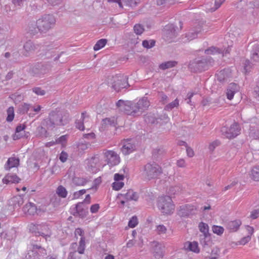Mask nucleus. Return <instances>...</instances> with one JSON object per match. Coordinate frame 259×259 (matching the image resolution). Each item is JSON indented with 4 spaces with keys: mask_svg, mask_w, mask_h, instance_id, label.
<instances>
[{
    "mask_svg": "<svg viewBox=\"0 0 259 259\" xmlns=\"http://www.w3.org/2000/svg\"><path fill=\"white\" fill-rule=\"evenodd\" d=\"M7 117L6 120L8 122H11L14 118V109L13 107H10L7 111Z\"/></svg>",
    "mask_w": 259,
    "mask_h": 259,
    "instance_id": "nucleus-44",
    "label": "nucleus"
},
{
    "mask_svg": "<svg viewBox=\"0 0 259 259\" xmlns=\"http://www.w3.org/2000/svg\"><path fill=\"white\" fill-rule=\"evenodd\" d=\"M31 108V104L27 103H23L20 105L18 108V111L20 114H28V111L30 110Z\"/></svg>",
    "mask_w": 259,
    "mask_h": 259,
    "instance_id": "nucleus-34",
    "label": "nucleus"
},
{
    "mask_svg": "<svg viewBox=\"0 0 259 259\" xmlns=\"http://www.w3.org/2000/svg\"><path fill=\"white\" fill-rule=\"evenodd\" d=\"M11 201L15 208L19 207L24 203L23 198L20 195L14 197Z\"/></svg>",
    "mask_w": 259,
    "mask_h": 259,
    "instance_id": "nucleus-32",
    "label": "nucleus"
},
{
    "mask_svg": "<svg viewBox=\"0 0 259 259\" xmlns=\"http://www.w3.org/2000/svg\"><path fill=\"white\" fill-rule=\"evenodd\" d=\"M41 106L39 105H33L32 104H31V108L30 109V110H32L33 111H34L35 113H32V112H29L28 113V115L29 117H33L34 116V115L38 113L41 110Z\"/></svg>",
    "mask_w": 259,
    "mask_h": 259,
    "instance_id": "nucleus-45",
    "label": "nucleus"
},
{
    "mask_svg": "<svg viewBox=\"0 0 259 259\" xmlns=\"http://www.w3.org/2000/svg\"><path fill=\"white\" fill-rule=\"evenodd\" d=\"M213 63L210 57H202L191 61L189 64V68L192 72H197L207 70Z\"/></svg>",
    "mask_w": 259,
    "mask_h": 259,
    "instance_id": "nucleus-2",
    "label": "nucleus"
},
{
    "mask_svg": "<svg viewBox=\"0 0 259 259\" xmlns=\"http://www.w3.org/2000/svg\"><path fill=\"white\" fill-rule=\"evenodd\" d=\"M32 90L37 95L44 96L46 94V91L39 87L33 88Z\"/></svg>",
    "mask_w": 259,
    "mask_h": 259,
    "instance_id": "nucleus-57",
    "label": "nucleus"
},
{
    "mask_svg": "<svg viewBox=\"0 0 259 259\" xmlns=\"http://www.w3.org/2000/svg\"><path fill=\"white\" fill-rule=\"evenodd\" d=\"M135 113L137 115L141 114L144 110L147 109L150 105V102L147 97H143L138 102L134 103Z\"/></svg>",
    "mask_w": 259,
    "mask_h": 259,
    "instance_id": "nucleus-13",
    "label": "nucleus"
},
{
    "mask_svg": "<svg viewBox=\"0 0 259 259\" xmlns=\"http://www.w3.org/2000/svg\"><path fill=\"white\" fill-rule=\"evenodd\" d=\"M72 182L76 186H84L88 181L86 179L78 177H74L72 178Z\"/></svg>",
    "mask_w": 259,
    "mask_h": 259,
    "instance_id": "nucleus-35",
    "label": "nucleus"
},
{
    "mask_svg": "<svg viewBox=\"0 0 259 259\" xmlns=\"http://www.w3.org/2000/svg\"><path fill=\"white\" fill-rule=\"evenodd\" d=\"M182 191V188L180 185L171 186L169 188L168 193L170 195H175L180 193Z\"/></svg>",
    "mask_w": 259,
    "mask_h": 259,
    "instance_id": "nucleus-43",
    "label": "nucleus"
},
{
    "mask_svg": "<svg viewBox=\"0 0 259 259\" xmlns=\"http://www.w3.org/2000/svg\"><path fill=\"white\" fill-rule=\"evenodd\" d=\"M87 208L83 207V202L77 203L75 206L72 208L71 213L74 216H78L83 218L87 214Z\"/></svg>",
    "mask_w": 259,
    "mask_h": 259,
    "instance_id": "nucleus-16",
    "label": "nucleus"
},
{
    "mask_svg": "<svg viewBox=\"0 0 259 259\" xmlns=\"http://www.w3.org/2000/svg\"><path fill=\"white\" fill-rule=\"evenodd\" d=\"M38 47V45L34 44L31 40H28L23 45L22 54L25 57H28L33 54Z\"/></svg>",
    "mask_w": 259,
    "mask_h": 259,
    "instance_id": "nucleus-14",
    "label": "nucleus"
},
{
    "mask_svg": "<svg viewBox=\"0 0 259 259\" xmlns=\"http://www.w3.org/2000/svg\"><path fill=\"white\" fill-rule=\"evenodd\" d=\"M19 161L20 160L18 158L14 157H10L5 165V169L8 170L13 167H18L19 165Z\"/></svg>",
    "mask_w": 259,
    "mask_h": 259,
    "instance_id": "nucleus-25",
    "label": "nucleus"
},
{
    "mask_svg": "<svg viewBox=\"0 0 259 259\" xmlns=\"http://www.w3.org/2000/svg\"><path fill=\"white\" fill-rule=\"evenodd\" d=\"M52 67L53 62H37L32 67L31 71L33 76L41 77L49 73Z\"/></svg>",
    "mask_w": 259,
    "mask_h": 259,
    "instance_id": "nucleus-5",
    "label": "nucleus"
},
{
    "mask_svg": "<svg viewBox=\"0 0 259 259\" xmlns=\"http://www.w3.org/2000/svg\"><path fill=\"white\" fill-rule=\"evenodd\" d=\"M239 91V87L238 84L235 83H230L226 90V96L227 99L231 100L234 96V94Z\"/></svg>",
    "mask_w": 259,
    "mask_h": 259,
    "instance_id": "nucleus-22",
    "label": "nucleus"
},
{
    "mask_svg": "<svg viewBox=\"0 0 259 259\" xmlns=\"http://www.w3.org/2000/svg\"><path fill=\"white\" fill-rule=\"evenodd\" d=\"M85 237H81L79 242V246L77 248V251L79 254L84 253L85 247Z\"/></svg>",
    "mask_w": 259,
    "mask_h": 259,
    "instance_id": "nucleus-42",
    "label": "nucleus"
},
{
    "mask_svg": "<svg viewBox=\"0 0 259 259\" xmlns=\"http://www.w3.org/2000/svg\"><path fill=\"white\" fill-rule=\"evenodd\" d=\"M107 42V39L104 38H102L98 40L94 46V50L96 51L100 50L106 45Z\"/></svg>",
    "mask_w": 259,
    "mask_h": 259,
    "instance_id": "nucleus-41",
    "label": "nucleus"
},
{
    "mask_svg": "<svg viewBox=\"0 0 259 259\" xmlns=\"http://www.w3.org/2000/svg\"><path fill=\"white\" fill-rule=\"evenodd\" d=\"M56 19L53 15L46 14L42 16L36 21V26L39 32L46 33L55 25Z\"/></svg>",
    "mask_w": 259,
    "mask_h": 259,
    "instance_id": "nucleus-4",
    "label": "nucleus"
},
{
    "mask_svg": "<svg viewBox=\"0 0 259 259\" xmlns=\"http://www.w3.org/2000/svg\"><path fill=\"white\" fill-rule=\"evenodd\" d=\"M139 0H122L125 4L131 7H135L139 3Z\"/></svg>",
    "mask_w": 259,
    "mask_h": 259,
    "instance_id": "nucleus-56",
    "label": "nucleus"
},
{
    "mask_svg": "<svg viewBox=\"0 0 259 259\" xmlns=\"http://www.w3.org/2000/svg\"><path fill=\"white\" fill-rule=\"evenodd\" d=\"M36 210L35 204L31 202L26 204L23 208V212L29 215H34L36 212Z\"/></svg>",
    "mask_w": 259,
    "mask_h": 259,
    "instance_id": "nucleus-28",
    "label": "nucleus"
},
{
    "mask_svg": "<svg viewBox=\"0 0 259 259\" xmlns=\"http://www.w3.org/2000/svg\"><path fill=\"white\" fill-rule=\"evenodd\" d=\"M68 158V154L64 151H62L59 156V159L62 162L66 161Z\"/></svg>",
    "mask_w": 259,
    "mask_h": 259,
    "instance_id": "nucleus-63",
    "label": "nucleus"
},
{
    "mask_svg": "<svg viewBox=\"0 0 259 259\" xmlns=\"http://www.w3.org/2000/svg\"><path fill=\"white\" fill-rule=\"evenodd\" d=\"M162 174L161 167L155 162H149L144 166L142 175L149 181L157 179Z\"/></svg>",
    "mask_w": 259,
    "mask_h": 259,
    "instance_id": "nucleus-3",
    "label": "nucleus"
},
{
    "mask_svg": "<svg viewBox=\"0 0 259 259\" xmlns=\"http://www.w3.org/2000/svg\"><path fill=\"white\" fill-rule=\"evenodd\" d=\"M56 193L59 196L64 198L67 197L68 192L65 187L60 185L57 188Z\"/></svg>",
    "mask_w": 259,
    "mask_h": 259,
    "instance_id": "nucleus-40",
    "label": "nucleus"
},
{
    "mask_svg": "<svg viewBox=\"0 0 259 259\" xmlns=\"http://www.w3.org/2000/svg\"><path fill=\"white\" fill-rule=\"evenodd\" d=\"M89 119V117L87 115V113L82 112L81 118L79 120H76L75 121L76 127L80 131H83L84 130V123L88 121Z\"/></svg>",
    "mask_w": 259,
    "mask_h": 259,
    "instance_id": "nucleus-24",
    "label": "nucleus"
},
{
    "mask_svg": "<svg viewBox=\"0 0 259 259\" xmlns=\"http://www.w3.org/2000/svg\"><path fill=\"white\" fill-rule=\"evenodd\" d=\"M220 50L215 47H211L205 50V53L208 55H213L217 53H220Z\"/></svg>",
    "mask_w": 259,
    "mask_h": 259,
    "instance_id": "nucleus-50",
    "label": "nucleus"
},
{
    "mask_svg": "<svg viewBox=\"0 0 259 259\" xmlns=\"http://www.w3.org/2000/svg\"><path fill=\"white\" fill-rule=\"evenodd\" d=\"M199 230L203 234L204 237H207L209 235V228L207 224L201 222L199 225Z\"/></svg>",
    "mask_w": 259,
    "mask_h": 259,
    "instance_id": "nucleus-39",
    "label": "nucleus"
},
{
    "mask_svg": "<svg viewBox=\"0 0 259 259\" xmlns=\"http://www.w3.org/2000/svg\"><path fill=\"white\" fill-rule=\"evenodd\" d=\"M123 197L126 201H138L139 199L138 194L134 192L133 190H128L125 193H121L118 194V197Z\"/></svg>",
    "mask_w": 259,
    "mask_h": 259,
    "instance_id": "nucleus-19",
    "label": "nucleus"
},
{
    "mask_svg": "<svg viewBox=\"0 0 259 259\" xmlns=\"http://www.w3.org/2000/svg\"><path fill=\"white\" fill-rule=\"evenodd\" d=\"M70 120L69 114L63 110H56L51 112L47 121V127L48 130H53L54 128L64 126Z\"/></svg>",
    "mask_w": 259,
    "mask_h": 259,
    "instance_id": "nucleus-1",
    "label": "nucleus"
},
{
    "mask_svg": "<svg viewBox=\"0 0 259 259\" xmlns=\"http://www.w3.org/2000/svg\"><path fill=\"white\" fill-rule=\"evenodd\" d=\"M250 217L252 219H256L259 217V209H255L252 210L250 215Z\"/></svg>",
    "mask_w": 259,
    "mask_h": 259,
    "instance_id": "nucleus-64",
    "label": "nucleus"
},
{
    "mask_svg": "<svg viewBox=\"0 0 259 259\" xmlns=\"http://www.w3.org/2000/svg\"><path fill=\"white\" fill-rule=\"evenodd\" d=\"M224 229L223 227L218 226H213L212 227V231L217 235H221L224 232Z\"/></svg>",
    "mask_w": 259,
    "mask_h": 259,
    "instance_id": "nucleus-55",
    "label": "nucleus"
},
{
    "mask_svg": "<svg viewBox=\"0 0 259 259\" xmlns=\"http://www.w3.org/2000/svg\"><path fill=\"white\" fill-rule=\"evenodd\" d=\"M155 41L153 39H151L149 40H144L142 42L143 46L147 49H150L152 48L155 46Z\"/></svg>",
    "mask_w": 259,
    "mask_h": 259,
    "instance_id": "nucleus-46",
    "label": "nucleus"
},
{
    "mask_svg": "<svg viewBox=\"0 0 259 259\" xmlns=\"http://www.w3.org/2000/svg\"><path fill=\"white\" fill-rule=\"evenodd\" d=\"M114 81L112 88L116 92H119L122 89L126 88L129 86L127 82V77L123 75H116L113 77Z\"/></svg>",
    "mask_w": 259,
    "mask_h": 259,
    "instance_id": "nucleus-10",
    "label": "nucleus"
},
{
    "mask_svg": "<svg viewBox=\"0 0 259 259\" xmlns=\"http://www.w3.org/2000/svg\"><path fill=\"white\" fill-rule=\"evenodd\" d=\"M145 121L148 123L154 124L157 122V119L153 115H148L145 117Z\"/></svg>",
    "mask_w": 259,
    "mask_h": 259,
    "instance_id": "nucleus-60",
    "label": "nucleus"
},
{
    "mask_svg": "<svg viewBox=\"0 0 259 259\" xmlns=\"http://www.w3.org/2000/svg\"><path fill=\"white\" fill-rule=\"evenodd\" d=\"M105 161L109 166H114L120 162L119 155L113 150H104L103 152Z\"/></svg>",
    "mask_w": 259,
    "mask_h": 259,
    "instance_id": "nucleus-8",
    "label": "nucleus"
},
{
    "mask_svg": "<svg viewBox=\"0 0 259 259\" xmlns=\"http://www.w3.org/2000/svg\"><path fill=\"white\" fill-rule=\"evenodd\" d=\"M150 246L152 248V254L155 258L159 259L163 257L165 251V246L163 243L153 241L150 243Z\"/></svg>",
    "mask_w": 259,
    "mask_h": 259,
    "instance_id": "nucleus-11",
    "label": "nucleus"
},
{
    "mask_svg": "<svg viewBox=\"0 0 259 259\" xmlns=\"http://www.w3.org/2000/svg\"><path fill=\"white\" fill-rule=\"evenodd\" d=\"M201 31L206 32L207 30L204 28H200V27L196 28L195 29H192L189 32L186 34V37L187 38L188 41L192 40L197 37L198 34H199Z\"/></svg>",
    "mask_w": 259,
    "mask_h": 259,
    "instance_id": "nucleus-27",
    "label": "nucleus"
},
{
    "mask_svg": "<svg viewBox=\"0 0 259 259\" xmlns=\"http://www.w3.org/2000/svg\"><path fill=\"white\" fill-rule=\"evenodd\" d=\"M21 179L16 174H7L3 179L4 184L18 183Z\"/></svg>",
    "mask_w": 259,
    "mask_h": 259,
    "instance_id": "nucleus-26",
    "label": "nucleus"
},
{
    "mask_svg": "<svg viewBox=\"0 0 259 259\" xmlns=\"http://www.w3.org/2000/svg\"><path fill=\"white\" fill-rule=\"evenodd\" d=\"M29 230L32 233H34L35 236H41L46 239L50 237L51 235L50 228L46 224H31L29 226Z\"/></svg>",
    "mask_w": 259,
    "mask_h": 259,
    "instance_id": "nucleus-7",
    "label": "nucleus"
},
{
    "mask_svg": "<svg viewBox=\"0 0 259 259\" xmlns=\"http://www.w3.org/2000/svg\"><path fill=\"white\" fill-rule=\"evenodd\" d=\"M67 139H68V135H63V136H61L60 137L56 139L55 140V142H54V141L51 142L50 143H48V144L50 146H52L55 144H61L62 146H65L66 145V143Z\"/></svg>",
    "mask_w": 259,
    "mask_h": 259,
    "instance_id": "nucleus-31",
    "label": "nucleus"
},
{
    "mask_svg": "<svg viewBox=\"0 0 259 259\" xmlns=\"http://www.w3.org/2000/svg\"><path fill=\"white\" fill-rule=\"evenodd\" d=\"M249 176L253 180L259 182V166L253 167L250 172Z\"/></svg>",
    "mask_w": 259,
    "mask_h": 259,
    "instance_id": "nucleus-33",
    "label": "nucleus"
},
{
    "mask_svg": "<svg viewBox=\"0 0 259 259\" xmlns=\"http://www.w3.org/2000/svg\"><path fill=\"white\" fill-rule=\"evenodd\" d=\"M225 1V0H214V7L210 9L211 12H214L219 8Z\"/></svg>",
    "mask_w": 259,
    "mask_h": 259,
    "instance_id": "nucleus-58",
    "label": "nucleus"
},
{
    "mask_svg": "<svg viewBox=\"0 0 259 259\" xmlns=\"http://www.w3.org/2000/svg\"><path fill=\"white\" fill-rule=\"evenodd\" d=\"M165 37L169 41H172L176 36V30L173 25L170 24L165 26L164 30Z\"/></svg>",
    "mask_w": 259,
    "mask_h": 259,
    "instance_id": "nucleus-20",
    "label": "nucleus"
},
{
    "mask_svg": "<svg viewBox=\"0 0 259 259\" xmlns=\"http://www.w3.org/2000/svg\"><path fill=\"white\" fill-rule=\"evenodd\" d=\"M158 206L163 213L167 214L172 213L175 209L172 199L168 196L160 197L158 200Z\"/></svg>",
    "mask_w": 259,
    "mask_h": 259,
    "instance_id": "nucleus-6",
    "label": "nucleus"
},
{
    "mask_svg": "<svg viewBox=\"0 0 259 259\" xmlns=\"http://www.w3.org/2000/svg\"><path fill=\"white\" fill-rule=\"evenodd\" d=\"M216 75L217 79L220 82H224L226 81L227 78L229 76L227 73V71L225 70H221L216 74Z\"/></svg>",
    "mask_w": 259,
    "mask_h": 259,
    "instance_id": "nucleus-37",
    "label": "nucleus"
},
{
    "mask_svg": "<svg viewBox=\"0 0 259 259\" xmlns=\"http://www.w3.org/2000/svg\"><path fill=\"white\" fill-rule=\"evenodd\" d=\"M48 4L53 7L58 6L62 4L63 0H47Z\"/></svg>",
    "mask_w": 259,
    "mask_h": 259,
    "instance_id": "nucleus-59",
    "label": "nucleus"
},
{
    "mask_svg": "<svg viewBox=\"0 0 259 259\" xmlns=\"http://www.w3.org/2000/svg\"><path fill=\"white\" fill-rule=\"evenodd\" d=\"M63 52H62L56 55V51L53 50H48L45 54L46 55V58L47 59H52V58L54 57V61H58L61 55L63 54Z\"/></svg>",
    "mask_w": 259,
    "mask_h": 259,
    "instance_id": "nucleus-30",
    "label": "nucleus"
},
{
    "mask_svg": "<svg viewBox=\"0 0 259 259\" xmlns=\"http://www.w3.org/2000/svg\"><path fill=\"white\" fill-rule=\"evenodd\" d=\"M241 225V222L239 220L230 221L227 223L226 228L230 232H234L239 229Z\"/></svg>",
    "mask_w": 259,
    "mask_h": 259,
    "instance_id": "nucleus-23",
    "label": "nucleus"
},
{
    "mask_svg": "<svg viewBox=\"0 0 259 259\" xmlns=\"http://www.w3.org/2000/svg\"><path fill=\"white\" fill-rule=\"evenodd\" d=\"M100 157L98 155H95L87 159V166L89 170L92 172H96L98 169L100 163Z\"/></svg>",
    "mask_w": 259,
    "mask_h": 259,
    "instance_id": "nucleus-15",
    "label": "nucleus"
},
{
    "mask_svg": "<svg viewBox=\"0 0 259 259\" xmlns=\"http://www.w3.org/2000/svg\"><path fill=\"white\" fill-rule=\"evenodd\" d=\"M117 124L116 119L114 117L106 118L101 121V131H104L109 127H115Z\"/></svg>",
    "mask_w": 259,
    "mask_h": 259,
    "instance_id": "nucleus-18",
    "label": "nucleus"
},
{
    "mask_svg": "<svg viewBox=\"0 0 259 259\" xmlns=\"http://www.w3.org/2000/svg\"><path fill=\"white\" fill-rule=\"evenodd\" d=\"M28 30L29 32L33 35H35L39 32L38 27L36 26V22L35 24L32 23L30 24Z\"/></svg>",
    "mask_w": 259,
    "mask_h": 259,
    "instance_id": "nucleus-48",
    "label": "nucleus"
},
{
    "mask_svg": "<svg viewBox=\"0 0 259 259\" xmlns=\"http://www.w3.org/2000/svg\"><path fill=\"white\" fill-rule=\"evenodd\" d=\"M179 105V100L176 99L173 102H171L170 103L167 104L166 106H165L164 109L165 110L170 111L172 110L175 107H177Z\"/></svg>",
    "mask_w": 259,
    "mask_h": 259,
    "instance_id": "nucleus-49",
    "label": "nucleus"
},
{
    "mask_svg": "<svg viewBox=\"0 0 259 259\" xmlns=\"http://www.w3.org/2000/svg\"><path fill=\"white\" fill-rule=\"evenodd\" d=\"M51 202L54 206L59 205L60 202V199L55 194H54L51 198Z\"/></svg>",
    "mask_w": 259,
    "mask_h": 259,
    "instance_id": "nucleus-61",
    "label": "nucleus"
},
{
    "mask_svg": "<svg viewBox=\"0 0 259 259\" xmlns=\"http://www.w3.org/2000/svg\"><path fill=\"white\" fill-rule=\"evenodd\" d=\"M112 186L113 190L118 191L123 187L124 183L121 181H115L112 183Z\"/></svg>",
    "mask_w": 259,
    "mask_h": 259,
    "instance_id": "nucleus-53",
    "label": "nucleus"
},
{
    "mask_svg": "<svg viewBox=\"0 0 259 259\" xmlns=\"http://www.w3.org/2000/svg\"><path fill=\"white\" fill-rule=\"evenodd\" d=\"M194 209V207L190 205L181 206L178 211V214L181 217H189L193 213V211Z\"/></svg>",
    "mask_w": 259,
    "mask_h": 259,
    "instance_id": "nucleus-21",
    "label": "nucleus"
},
{
    "mask_svg": "<svg viewBox=\"0 0 259 259\" xmlns=\"http://www.w3.org/2000/svg\"><path fill=\"white\" fill-rule=\"evenodd\" d=\"M134 31L137 35H141L144 31V28L143 25L140 24H136L134 27Z\"/></svg>",
    "mask_w": 259,
    "mask_h": 259,
    "instance_id": "nucleus-47",
    "label": "nucleus"
},
{
    "mask_svg": "<svg viewBox=\"0 0 259 259\" xmlns=\"http://www.w3.org/2000/svg\"><path fill=\"white\" fill-rule=\"evenodd\" d=\"M177 64V62L175 61H169L163 62L160 64L159 68L162 70H165L166 69L173 67Z\"/></svg>",
    "mask_w": 259,
    "mask_h": 259,
    "instance_id": "nucleus-38",
    "label": "nucleus"
},
{
    "mask_svg": "<svg viewBox=\"0 0 259 259\" xmlns=\"http://www.w3.org/2000/svg\"><path fill=\"white\" fill-rule=\"evenodd\" d=\"M136 149V146L131 139H127L122 142L121 151L124 155H128Z\"/></svg>",
    "mask_w": 259,
    "mask_h": 259,
    "instance_id": "nucleus-17",
    "label": "nucleus"
},
{
    "mask_svg": "<svg viewBox=\"0 0 259 259\" xmlns=\"http://www.w3.org/2000/svg\"><path fill=\"white\" fill-rule=\"evenodd\" d=\"M26 128V125L24 124H19L16 128V132L14 136V139H19L23 137V135L20 133L23 131Z\"/></svg>",
    "mask_w": 259,
    "mask_h": 259,
    "instance_id": "nucleus-36",
    "label": "nucleus"
},
{
    "mask_svg": "<svg viewBox=\"0 0 259 259\" xmlns=\"http://www.w3.org/2000/svg\"><path fill=\"white\" fill-rule=\"evenodd\" d=\"M37 132L39 136L41 137H47L48 136L46 129L42 126H38L37 128Z\"/></svg>",
    "mask_w": 259,
    "mask_h": 259,
    "instance_id": "nucleus-51",
    "label": "nucleus"
},
{
    "mask_svg": "<svg viewBox=\"0 0 259 259\" xmlns=\"http://www.w3.org/2000/svg\"><path fill=\"white\" fill-rule=\"evenodd\" d=\"M252 67L251 63L248 60L245 61L244 63V69L246 72L250 71V68Z\"/></svg>",
    "mask_w": 259,
    "mask_h": 259,
    "instance_id": "nucleus-62",
    "label": "nucleus"
},
{
    "mask_svg": "<svg viewBox=\"0 0 259 259\" xmlns=\"http://www.w3.org/2000/svg\"><path fill=\"white\" fill-rule=\"evenodd\" d=\"M116 105L120 111L124 112L127 115H137V114L135 113L134 102L120 100L116 102Z\"/></svg>",
    "mask_w": 259,
    "mask_h": 259,
    "instance_id": "nucleus-9",
    "label": "nucleus"
},
{
    "mask_svg": "<svg viewBox=\"0 0 259 259\" xmlns=\"http://www.w3.org/2000/svg\"><path fill=\"white\" fill-rule=\"evenodd\" d=\"M156 231L159 235L166 233L167 228L163 225H159L156 226Z\"/></svg>",
    "mask_w": 259,
    "mask_h": 259,
    "instance_id": "nucleus-52",
    "label": "nucleus"
},
{
    "mask_svg": "<svg viewBox=\"0 0 259 259\" xmlns=\"http://www.w3.org/2000/svg\"><path fill=\"white\" fill-rule=\"evenodd\" d=\"M184 248L186 250H188L195 253L199 252L198 243L195 241L186 242L184 244Z\"/></svg>",
    "mask_w": 259,
    "mask_h": 259,
    "instance_id": "nucleus-29",
    "label": "nucleus"
},
{
    "mask_svg": "<svg viewBox=\"0 0 259 259\" xmlns=\"http://www.w3.org/2000/svg\"><path fill=\"white\" fill-rule=\"evenodd\" d=\"M138 223V219L136 216H133L129 221L128 226L132 228L135 227Z\"/></svg>",
    "mask_w": 259,
    "mask_h": 259,
    "instance_id": "nucleus-54",
    "label": "nucleus"
},
{
    "mask_svg": "<svg viewBox=\"0 0 259 259\" xmlns=\"http://www.w3.org/2000/svg\"><path fill=\"white\" fill-rule=\"evenodd\" d=\"M240 128L239 125L235 122L232 124L229 128L224 127L222 129L223 134L228 139H232L236 137L240 134Z\"/></svg>",
    "mask_w": 259,
    "mask_h": 259,
    "instance_id": "nucleus-12",
    "label": "nucleus"
}]
</instances>
